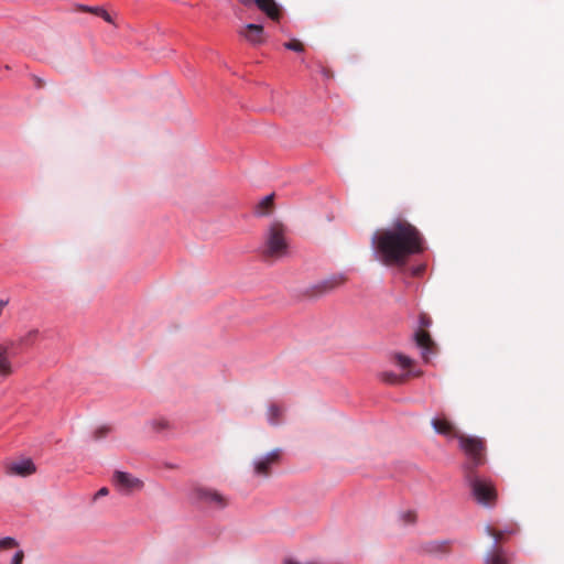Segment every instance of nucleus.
Listing matches in <instances>:
<instances>
[{"label": "nucleus", "instance_id": "nucleus-5", "mask_svg": "<svg viewBox=\"0 0 564 564\" xmlns=\"http://www.w3.org/2000/svg\"><path fill=\"white\" fill-rule=\"evenodd\" d=\"M281 454V448H274L267 454L256 456L251 463L253 475L262 478L269 477L272 467L279 464Z\"/></svg>", "mask_w": 564, "mask_h": 564}, {"label": "nucleus", "instance_id": "nucleus-10", "mask_svg": "<svg viewBox=\"0 0 564 564\" xmlns=\"http://www.w3.org/2000/svg\"><path fill=\"white\" fill-rule=\"evenodd\" d=\"M238 34L252 45H259L264 41V30L261 24L247 23Z\"/></svg>", "mask_w": 564, "mask_h": 564}, {"label": "nucleus", "instance_id": "nucleus-13", "mask_svg": "<svg viewBox=\"0 0 564 564\" xmlns=\"http://www.w3.org/2000/svg\"><path fill=\"white\" fill-rule=\"evenodd\" d=\"M254 4L263 11L269 18L278 20L280 15L279 7L274 0H254Z\"/></svg>", "mask_w": 564, "mask_h": 564}, {"label": "nucleus", "instance_id": "nucleus-15", "mask_svg": "<svg viewBox=\"0 0 564 564\" xmlns=\"http://www.w3.org/2000/svg\"><path fill=\"white\" fill-rule=\"evenodd\" d=\"M410 375V372H406L404 375H398L393 371H382L379 375V378L389 384H398L405 380V378Z\"/></svg>", "mask_w": 564, "mask_h": 564}, {"label": "nucleus", "instance_id": "nucleus-22", "mask_svg": "<svg viewBox=\"0 0 564 564\" xmlns=\"http://www.w3.org/2000/svg\"><path fill=\"white\" fill-rule=\"evenodd\" d=\"M150 425L152 426V429H153V430H156V429H165L166 423H165V422H163V421H162V422H161V421H160V422H158V421H152V422L150 423Z\"/></svg>", "mask_w": 564, "mask_h": 564}, {"label": "nucleus", "instance_id": "nucleus-26", "mask_svg": "<svg viewBox=\"0 0 564 564\" xmlns=\"http://www.w3.org/2000/svg\"><path fill=\"white\" fill-rule=\"evenodd\" d=\"M420 324H421L422 326L427 327V326H430L431 321H430L427 317L422 316V317H421V319H420Z\"/></svg>", "mask_w": 564, "mask_h": 564}, {"label": "nucleus", "instance_id": "nucleus-2", "mask_svg": "<svg viewBox=\"0 0 564 564\" xmlns=\"http://www.w3.org/2000/svg\"><path fill=\"white\" fill-rule=\"evenodd\" d=\"M458 442L459 447L468 457V462L464 466L466 470L465 479L471 489L473 497L479 505L487 508L492 507L497 497L492 482L473 473V469L482 463L484 444L481 440L474 436L459 435Z\"/></svg>", "mask_w": 564, "mask_h": 564}, {"label": "nucleus", "instance_id": "nucleus-1", "mask_svg": "<svg viewBox=\"0 0 564 564\" xmlns=\"http://www.w3.org/2000/svg\"><path fill=\"white\" fill-rule=\"evenodd\" d=\"M423 238L409 221L397 219L389 227L378 229L371 237L377 261L384 265H403L408 258L422 251Z\"/></svg>", "mask_w": 564, "mask_h": 564}, {"label": "nucleus", "instance_id": "nucleus-28", "mask_svg": "<svg viewBox=\"0 0 564 564\" xmlns=\"http://www.w3.org/2000/svg\"><path fill=\"white\" fill-rule=\"evenodd\" d=\"M405 516H406V522H413L414 521V514L412 512H408Z\"/></svg>", "mask_w": 564, "mask_h": 564}, {"label": "nucleus", "instance_id": "nucleus-27", "mask_svg": "<svg viewBox=\"0 0 564 564\" xmlns=\"http://www.w3.org/2000/svg\"><path fill=\"white\" fill-rule=\"evenodd\" d=\"M240 3H242L245 7H250L254 3V0H238Z\"/></svg>", "mask_w": 564, "mask_h": 564}, {"label": "nucleus", "instance_id": "nucleus-11", "mask_svg": "<svg viewBox=\"0 0 564 564\" xmlns=\"http://www.w3.org/2000/svg\"><path fill=\"white\" fill-rule=\"evenodd\" d=\"M286 408L276 402H269L265 409V420L271 426H279L284 422Z\"/></svg>", "mask_w": 564, "mask_h": 564}, {"label": "nucleus", "instance_id": "nucleus-9", "mask_svg": "<svg viewBox=\"0 0 564 564\" xmlns=\"http://www.w3.org/2000/svg\"><path fill=\"white\" fill-rule=\"evenodd\" d=\"M346 276L343 273L332 274L312 285L313 295H324L344 284Z\"/></svg>", "mask_w": 564, "mask_h": 564}, {"label": "nucleus", "instance_id": "nucleus-18", "mask_svg": "<svg viewBox=\"0 0 564 564\" xmlns=\"http://www.w3.org/2000/svg\"><path fill=\"white\" fill-rule=\"evenodd\" d=\"M395 360L398 362V365L403 368V369H406L409 367L412 366V359L403 354H395Z\"/></svg>", "mask_w": 564, "mask_h": 564}, {"label": "nucleus", "instance_id": "nucleus-4", "mask_svg": "<svg viewBox=\"0 0 564 564\" xmlns=\"http://www.w3.org/2000/svg\"><path fill=\"white\" fill-rule=\"evenodd\" d=\"M192 499L200 505L215 510H221L228 506V498L216 489L207 487L195 488Z\"/></svg>", "mask_w": 564, "mask_h": 564}, {"label": "nucleus", "instance_id": "nucleus-19", "mask_svg": "<svg viewBox=\"0 0 564 564\" xmlns=\"http://www.w3.org/2000/svg\"><path fill=\"white\" fill-rule=\"evenodd\" d=\"M23 560H24V552H23V550H18L12 555L10 564H22Z\"/></svg>", "mask_w": 564, "mask_h": 564}, {"label": "nucleus", "instance_id": "nucleus-14", "mask_svg": "<svg viewBox=\"0 0 564 564\" xmlns=\"http://www.w3.org/2000/svg\"><path fill=\"white\" fill-rule=\"evenodd\" d=\"M13 371L11 361L7 354V348L0 346V375L7 377Z\"/></svg>", "mask_w": 564, "mask_h": 564}, {"label": "nucleus", "instance_id": "nucleus-25", "mask_svg": "<svg viewBox=\"0 0 564 564\" xmlns=\"http://www.w3.org/2000/svg\"><path fill=\"white\" fill-rule=\"evenodd\" d=\"M79 8H80L83 11L91 12V13L96 14V9H98L99 7L80 6Z\"/></svg>", "mask_w": 564, "mask_h": 564}, {"label": "nucleus", "instance_id": "nucleus-21", "mask_svg": "<svg viewBox=\"0 0 564 564\" xmlns=\"http://www.w3.org/2000/svg\"><path fill=\"white\" fill-rule=\"evenodd\" d=\"M96 15L101 17L105 21H107L109 23L112 22L111 17L109 15V13L104 8L96 9Z\"/></svg>", "mask_w": 564, "mask_h": 564}, {"label": "nucleus", "instance_id": "nucleus-7", "mask_svg": "<svg viewBox=\"0 0 564 564\" xmlns=\"http://www.w3.org/2000/svg\"><path fill=\"white\" fill-rule=\"evenodd\" d=\"M36 473V465L30 457H22L6 465V474L17 477H29Z\"/></svg>", "mask_w": 564, "mask_h": 564}, {"label": "nucleus", "instance_id": "nucleus-17", "mask_svg": "<svg viewBox=\"0 0 564 564\" xmlns=\"http://www.w3.org/2000/svg\"><path fill=\"white\" fill-rule=\"evenodd\" d=\"M18 545V541L12 536L0 538V550H9L17 547Z\"/></svg>", "mask_w": 564, "mask_h": 564}, {"label": "nucleus", "instance_id": "nucleus-16", "mask_svg": "<svg viewBox=\"0 0 564 564\" xmlns=\"http://www.w3.org/2000/svg\"><path fill=\"white\" fill-rule=\"evenodd\" d=\"M432 426L434 431L438 434L449 435L452 433V425L447 421L433 419Z\"/></svg>", "mask_w": 564, "mask_h": 564}, {"label": "nucleus", "instance_id": "nucleus-6", "mask_svg": "<svg viewBox=\"0 0 564 564\" xmlns=\"http://www.w3.org/2000/svg\"><path fill=\"white\" fill-rule=\"evenodd\" d=\"M112 482L117 490L123 495H130L140 491L143 488V481L127 471L117 470L113 473Z\"/></svg>", "mask_w": 564, "mask_h": 564}, {"label": "nucleus", "instance_id": "nucleus-3", "mask_svg": "<svg viewBox=\"0 0 564 564\" xmlns=\"http://www.w3.org/2000/svg\"><path fill=\"white\" fill-rule=\"evenodd\" d=\"M286 250L288 242L283 226L278 223L271 225L264 237V243L262 247L263 256L278 259L285 256Z\"/></svg>", "mask_w": 564, "mask_h": 564}, {"label": "nucleus", "instance_id": "nucleus-8", "mask_svg": "<svg viewBox=\"0 0 564 564\" xmlns=\"http://www.w3.org/2000/svg\"><path fill=\"white\" fill-rule=\"evenodd\" d=\"M485 532L488 535L494 536L491 547L485 557V564H507L506 555L502 549L498 546V542L501 539V533H494L490 525H486Z\"/></svg>", "mask_w": 564, "mask_h": 564}, {"label": "nucleus", "instance_id": "nucleus-23", "mask_svg": "<svg viewBox=\"0 0 564 564\" xmlns=\"http://www.w3.org/2000/svg\"><path fill=\"white\" fill-rule=\"evenodd\" d=\"M272 200H273V194H269L262 198L261 205L269 206L272 203Z\"/></svg>", "mask_w": 564, "mask_h": 564}, {"label": "nucleus", "instance_id": "nucleus-20", "mask_svg": "<svg viewBox=\"0 0 564 564\" xmlns=\"http://www.w3.org/2000/svg\"><path fill=\"white\" fill-rule=\"evenodd\" d=\"M284 47L286 50H291V51L299 52V53L303 52V45L295 41L284 43Z\"/></svg>", "mask_w": 564, "mask_h": 564}, {"label": "nucleus", "instance_id": "nucleus-24", "mask_svg": "<svg viewBox=\"0 0 564 564\" xmlns=\"http://www.w3.org/2000/svg\"><path fill=\"white\" fill-rule=\"evenodd\" d=\"M107 495H108V489H107L106 487H102V488H100V489L96 492V495H95V499H98V498H100V497H105V496H107Z\"/></svg>", "mask_w": 564, "mask_h": 564}, {"label": "nucleus", "instance_id": "nucleus-12", "mask_svg": "<svg viewBox=\"0 0 564 564\" xmlns=\"http://www.w3.org/2000/svg\"><path fill=\"white\" fill-rule=\"evenodd\" d=\"M416 346L421 349L422 358L425 361H429L430 356L432 355L431 346L433 344L431 336L429 333L417 330L413 335Z\"/></svg>", "mask_w": 564, "mask_h": 564}]
</instances>
